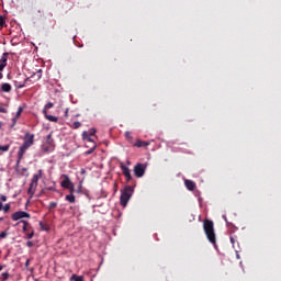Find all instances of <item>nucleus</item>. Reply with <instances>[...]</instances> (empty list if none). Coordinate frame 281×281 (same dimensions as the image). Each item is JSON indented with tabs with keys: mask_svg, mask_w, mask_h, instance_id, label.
Returning <instances> with one entry per match:
<instances>
[{
	"mask_svg": "<svg viewBox=\"0 0 281 281\" xmlns=\"http://www.w3.org/2000/svg\"><path fill=\"white\" fill-rule=\"evenodd\" d=\"M203 229L209 243L216 247V233L214 232V222L212 220L205 218L203 221Z\"/></svg>",
	"mask_w": 281,
	"mask_h": 281,
	"instance_id": "f257e3e1",
	"label": "nucleus"
},
{
	"mask_svg": "<svg viewBox=\"0 0 281 281\" xmlns=\"http://www.w3.org/2000/svg\"><path fill=\"white\" fill-rule=\"evenodd\" d=\"M34 144V134H31L30 132H26L24 135V143L20 147L18 151V159L21 160L23 159V155H25V151L27 148H30Z\"/></svg>",
	"mask_w": 281,
	"mask_h": 281,
	"instance_id": "f03ea898",
	"label": "nucleus"
},
{
	"mask_svg": "<svg viewBox=\"0 0 281 281\" xmlns=\"http://www.w3.org/2000/svg\"><path fill=\"white\" fill-rule=\"evenodd\" d=\"M131 196H133V187L126 186L121 191V196H120V203L123 207H126V205H128V201H131Z\"/></svg>",
	"mask_w": 281,
	"mask_h": 281,
	"instance_id": "7ed1b4c3",
	"label": "nucleus"
},
{
	"mask_svg": "<svg viewBox=\"0 0 281 281\" xmlns=\"http://www.w3.org/2000/svg\"><path fill=\"white\" fill-rule=\"evenodd\" d=\"M146 173V165L138 162L134 166V175L137 177V179H142L144 175Z\"/></svg>",
	"mask_w": 281,
	"mask_h": 281,
	"instance_id": "20e7f679",
	"label": "nucleus"
},
{
	"mask_svg": "<svg viewBox=\"0 0 281 281\" xmlns=\"http://www.w3.org/2000/svg\"><path fill=\"white\" fill-rule=\"evenodd\" d=\"M31 215L24 211H18L11 215L12 221H21V218H30Z\"/></svg>",
	"mask_w": 281,
	"mask_h": 281,
	"instance_id": "39448f33",
	"label": "nucleus"
},
{
	"mask_svg": "<svg viewBox=\"0 0 281 281\" xmlns=\"http://www.w3.org/2000/svg\"><path fill=\"white\" fill-rule=\"evenodd\" d=\"M120 168H121L127 183H130V181L133 179V177L131 176V169H128V167H126V165H124V162H121Z\"/></svg>",
	"mask_w": 281,
	"mask_h": 281,
	"instance_id": "423d86ee",
	"label": "nucleus"
},
{
	"mask_svg": "<svg viewBox=\"0 0 281 281\" xmlns=\"http://www.w3.org/2000/svg\"><path fill=\"white\" fill-rule=\"evenodd\" d=\"M8 56H10V53H3L0 58V71H3L5 67H8Z\"/></svg>",
	"mask_w": 281,
	"mask_h": 281,
	"instance_id": "0eeeda50",
	"label": "nucleus"
},
{
	"mask_svg": "<svg viewBox=\"0 0 281 281\" xmlns=\"http://www.w3.org/2000/svg\"><path fill=\"white\" fill-rule=\"evenodd\" d=\"M41 177H43V169L38 170V173H35L31 180V184L32 187L36 186L38 187V179H41Z\"/></svg>",
	"mask_w": 281,
	"mask_h": 281,
	"instance_id": "6e6552de",
	"label": "nucleus"
},
{
	"mask_svg": "<svg viewBox=\"0 0 281 281\" xmlns=\"http://www.w3.org/2000/svg\"><path fill=\"white\" fill-rule=\"evenodd\" d=\"M63 177H64V180L61 181L60 186L61 188H65L66 190H68L69 187L74 184V182H71V179H69V176L64 175Z\"/></svg>",
	"mask_w": 281,
	"mask_h": 281,
	"instance_id": "1a4fd4ad",
	"label": "nucleus"
},
{
	"mask_svg": "<svg viewBox=\"0 0 281 281\" xmlns=\"http://www.w3.org/2000/svg\"><path fill=\"white\" fill-rule=\"evenodd\" d=\"M82 139H85V142H89L90 144H95V140L93 139V136H89V132L83 131L82 132Z\"/></svg>",
	"mask_w": 281,
	"mask_h": 281,
	"instance_id": "9d476101",
	"label": "nucleus"
},
{
	"mask_svg": "<svg viewBox=\"0 0 281 281\" xmlns=\"http://www.w3.org/2000/svg\"><path fill=\"white\" fill-rule=\"evenodd\" d=\"M184 186L190 192H193V190L196 188V183H194L192 180H184Z\"/></svg>",
	"mask_w": 281,
	"mask_h": 281,
	"instance_id": "9b49d317",
	"label": "nucleus"
},
{
	"mask_svg": "<svg viewBox=\"0 0 281 281\" xmlns=\"http://www.w3.org/2000/svg\"><path fill=\"white\" fill-rule=\"evenodd\" d=\"M134 146H136V148H145L146 146H150V143L137 139Z\"/></svg>",
	"mask_w": 281,
	"mask_h": 281,
	"instance_id": "f8f14e48",
	"label": "nucleus"
},
{
	"mask_svg": "<svg viewBox=\"0 0 281 281\" xmlns=\"http://www.w3.org/2000/svg\"><path fill=\"white\" fill-rule=\"evenodd\" d=\"M0 89L3 93H10V91H12V86L10 83H2Z\"/></svg>",
	"mask_w": 281,
	"mask_h": 281,
	"instance_id": "ddd939ff",
	"label": "nucleus"
},
{
	"mask_svg": "<svg viewBox=\"0 0 281 281\" xmlns=\"http://www.w3.org/2000/svg\"><path fill=\"white\" fill-rule=\"evenodd\" d=\"M36 186L32 187V183H30L29 190H27V194H30L31 196H34L35 192H36Z\"/></svg>",
	"mask_w": 281,
	"mask_h": 281,
	"instance_id": "4468645a",
	"label": "nucleus"
},
{
	"mask_svg": "<svg viewBox=\"0 0 281 281\" xmlns=\"http://www.w3.org/2000/svg\"><path fill=\"white\" fill-rule=\"evenodd\" d=\"M66 201H68V203H76V195L72 193L66 195Z\"/></svg>",
	"mask_w": 281,
	"mask_h": 281,
	"instance_id": "2eb2a0df",
	"label": "nucleus"
},
{
	"mask_svg": "<svg viewBox=\"0 0 281 281\" xmlns=\"http://www.w3.org/2000/svg\"><path fill=\"white\" fill-rule=\"evenodd\" d=\"M80 126H82V123H80L79 121H75L71 125L70 128H80Z\"/></svg>",
	"mask_w": 281,
	"mask_h": 281,
	"instance_id": "dca6fc26",
	"label": "nucleus"
},
{
	"mask_svg": "<svg viewBox=\"0 0 281 281\" xmlns=\"http://www.w3.org/2000/svg\"><path fill=\"white\" fill-rule=\"evenodd\" d=\"M10 150V145L0 146V153H8Z\"/></svg>",
	"mask_w": 281,
	"mask_h": 281,
	"instance_id": "f3484780",
	"label": "nucleus"
},
{
	"mask_svg": "<svg viewBox=\"0 0 281 281\" xmlns=\"http://www.w3.org/2000/svg\"><path fill=\"white\" fill-rule=\"evenodd\" d=\"M97 147H98V145L95 143H93L92 147L86 151V155H92V153L95 150Z\"/></svg>",
	"mask_w": 281,
	"mask_h": 281,
	"instance_id": "a211bd4d",
	"label": "nucleus"
},
{
	"mask_svg": "<svg viewBox=\"0 0 281 281\" xmlns=\"http://www.w3.org/2000/svg\"><path fill=\"white\" fill-rule=\"evenodd\" d=\"M46 120H48V122H58V117L54 115H46Z\"/></svg>",
	"mask_w": 281,
	"mask_h": 281,
	"instance_id": "6ab92c4d",
	"label": "nucleus"
},
{
	"mask_svg": "<svg viewBox=\"0 0 281 281\" xmlns=\"http://www.w3.org/2000/svg\"><path fill=\"white\" fill-rule=\"evenodd\" d=\"M10 207H11L10 203H7L4 206L2 204V210H3L4 214H8V212H10Z\"/></svg>",
	"mask_w": 281,
	"mask_h": 281,
	"instance_id": "aec40b11",
	"label": "nucleus"
},
{
	"mask_svg": "<svg viewBox=\"0 0 281 281\" xmlns=\"http://www.w3.org/2000/svg\"><path fill=\"white\" fill-rule=\"evenodd\" d=\"M8 278H10V273L3 272V273L1 274L0 281H5V280H8Z\"/></svg>",
	"mask_w": 281,
	"mask_h": 281,
	"instance_id": "412c9836",
	"label": "nucleus"
},
{
	"mask_svg": "<svg viewBox=\"0 0 281 281\" xmlns=\"http://www.w3.org/2000/svg\"><path fill=\"white\" fill-rule=\"evenodd\" d=\"M34 76H36L37 80H41V78H43V70H37Z\"/></svg>",
	"mask_w": 281,
	"mask_h": 281,
	"instance_id": "4be33fe9",
	"label": "nucleus"
},
{
	"mask_svg": "<svg viewBox=\"0 0 281 281\" xmlns=\"http://www.w3.org/2000/svg\"><path fill=\"white\" fill-rule=\"evenodd\" d=\"M3 25H5V18L0 15V30H3Z\"/></svg>",
	"mask_w": 281,
	"mask_h": 281,
	"instance_id": "5701e85b",
	"label": "nucleus"
},
{
	"mask_svg": "<svg viewBox=\"0 0 281 281\" xmlns=\"http://www.w3.org/2000/svg\"><path fill=\"white\" fill-rule=\"evenodd\" d=\"M20 223H23V227H22L23 232H27V225H29L27 221L22 220L20 221Z\"/></svg>",
	"mask_w": 281,
	"mask_h": 281,
	"instance_id": "b1692460",
	"label": "nucleus"
},
{
	"mask_svg": "<svg viewBox=\"0 0 281 281\" xmlns=\"http://www.w3.org/2000/svg\"><path fill=\"white\" fill-rule=\"evenodd\" d=\"M70 280H75V281H85V279H82V277H78L76 274H72Z\"/></svg>",
	"mask_w": 281,
	"mask_h": 281,
	"instance_id": "393cba45",
	"label": "nucleus"
},
{
	"mask_svg": "<svg viewBox=\"0 0 281 281\" xmlns=\"http://www.w3.org/2000/svg\"><path fill=\"white\" fill-rule=\"evenodd\" d=\"M95 133H97V130H95V128H91V130L88 132V135H89V137H95Z\"/></svg>",
	"mask_w": 281,
	"mask_h": 281,
	"instance_id": "a878e982",
	"label": "nucleus"
},
{
	"mask_svg": "<svg viewBox=\"0 0 281 281\" xmlns=\"http://www.w3.org/2000/svg\"><path fill=\"white\" fill-rule=\"evenodd\" d=\"M0 113H8V109H5V105L0 103Z\"/></svg>",
	"mask_w": 281,
	"mask_h": 281,
	"instance_id": "bb28decb",
	"label": "nucleus"
},
{
	"mask_svg": "<svg viewBox=\"0 0 281 281\" xmlns=\"http://www.w3.org/2000/svg\"><path fill=\"white\" fill-rule=\"evenodd\" d=\"M21 113H23V108L20 106V108L18 109V112H16V114H15V117H18V119L21 117Z\"/></svg>",
	"mask_w": 281,
	"mask_h": 281,
	"instance_id": "cd10ccee",
	"label": "nucleus"
},
{
	"mask_svg": "<svg viewBox=\"0 0 281 281\" xmlns=\"http://www.w3.org/2000/svg\"><path fill=\"white\" fill-rule=\"evenodd\" d=\"M68 190L70 194H74V192H76V187H74V184H70Z\"/></svg>",
	"mask_w": 281,
	"mask_h": 281,
	"instance_id": "c85d7f7f",
	"label": "nucleus"
},
{
	"mask_svg": "<svg viewBox=\"0 0 281 281\" xmlns=\"http://www.w3.org/2000/svg\"><path fill=\"white\" fill-rule=\"evenodd\" d=\"M57 206H58V203H56V202L49 203V210H54V207H57Z\"/></svg>",
	"mask_w": 281,
	"mask_h": 281,
	"instance_id": "c756f323",
	"label": "nucleus"
},
{
	"mask_svg": "<svg viewBox=\"0 0 281 281\" xmlns=\"http://www.w3.org/2000/svg\"><path fill=\"white\" fill-rule=\"evenodd\" d=\"M45 109H54V103H52V102H48L45 106H44Z\"/></svg>",
	"mask_w": 281,
	"mask_h": 281,
	"instance_id": "7c9ffc66",
	"label": "nucleus"
},
{
	"mask_svg": "<svg viewBox=\"0 0 281 281\" xmlns=\"http://www.w3.org/2000/svg\"><path fill=\"white\" fill-rule=\"evenodd\" d=\"M26 238H34V232L26 234Z\"/></svg>",
	"mask_w": 281,
	"mask_h": 281,
	"instance_id": "2f4dec72",
	"label": "nucleus"
},
{
	"mask_svg": "<svg viewBox=\"0 0 281 281\" xmlns=\"http://www.w3.org/2000/svg\"><path fill=\"white\" fill-rule=\"evenodd\" d=\"M0 201H3V202L8 201V196H5V195H0Z\"/></svg>",
	"mask_w": 281,
	"mask_h": 281,
	"instance_id": "473e14b6",
	"label": "nucleus"
},
{
	"mask_svg": "<svg viewBox=\"0 0 281 281\" xmlns=\"http://www.w3.org/2000/svg\"><path fill=\"white\" fill-rule=\"evenodd\" d=\"M5 236H8V233H5V232L0 233V238H5Z\"/></svg>",
	"mask_w": 281,
	"mask_h": 281,
	"instance_id": "72a5a7b5",
	"label": "nucleus"
},
{
	"mask_svg": "<svg viewBox=\"0 0 281 281\" xmlns=\"http://www.w3.org/2000/svg\"><path fill=\"white\" fill-rule=\"evenodd\" d=\"M18 120H19V117H16V116H15V117H13V119H12V122H13V123H12V125H11V126H14V125L16 124V121H18Z\"/></svg>",
	"mask_w": 281,
	"mask_h": 281,
	"instance_id": "f704fd0d",
	"label": "nucleus"
},
{
	"mask_svg": "<svg viewBox=\"0 0 281 281\" xmlns=\"http://www.w3.org/2000/svg\"><path fill=\"white\" fill-rule=\"evenodd\" d=\"M43 114L45 115V117H47V115H49V114H47V109H45V106H44V109H43Z\"/></svg>",
	"mask_w": 281,
	"mask_h": 281,
	"instance_id": "c9c22d12",
	"label": "nucleus"
},
{
	"mask_svg": "<svg viewBox=\"0 0 281 281\" xmlns=\"http://www.w3.org/2000/svg\"><path fill=\"white\" fill-rule=\"evenodd\" d=\"M26 247H34V243L27 241V243H26Z\"/></svg>",
	"mask_w": 281,
	"mask_h": 281,
	"instance_id": "e433bc0d",
	"label": "nucleus"
},
{
	"mask_svg": "<svg viewBox=\"0 0 281 281\" xmlns=\"http://www.w3.org/2000/svg\"><path fill=\"white\" fill-rule=\"evenodd\" d=\"M65 117H69V109H66V111H65Z\"/></svg>",
	"mask_w": 281,
	"mask_h": 281,
	"instance_id": "4c0bfd02",
	"label": "nucleus"
},
{
	"mask_svg": "<svg viewBox=\"0 0 281 281\" xmlns=\"http://www.w3.org/2000/svg\"><path fill=\"white\" fill-rule=\"evenodd\" d=\"M23 87H25V83H20V85L18 86V89H23Z\"/></svg>",
	"mask_w": 281,
	"mask_h": 281,
	"instance_id": "58836bf2",
	"label": "nucleus"
},
{
	"mask_svg": "<svg viewBox=\"0 0 281 281\" xmlns=\"http://www.w3.org/2000/svg\"><path fill=\"white\" fill-rule=\"evenodd\" d=\"M3 70H0V80H3V72H1Z\"/></svg>",
	"mask_w": 281,
	"mask_h": 281,
	"instance_id": "ea45409f",
	"label": "nucleus"
},
{
	"mask_svg": "<svg viewBox=\"0 0 281 281\" xmlns=\"http://www.w3.org/2000/svg\"><path fill=\"white\" fill-rule=\"evenodd\" d=\"M231 243H232V245H234V243H236V240L234 239V237H231Z\"/></svg>",
	"mask_w": 281,
	"mask_h": 281,
	"instance_id": "a19ab883",
	"label": "nucleus"
},
{
	"mask_svg": "<svg viewBox=\"0 0 281 281\" xmlns=\"http://www.w3.org/2000/svg\"><path fill=\"white\" fill-rule=\"evenodd\" d=\"M3 210V203L0 201V212Z\"/></svg>",
	"mask_w": 281,
	"mask_h": 281,
	"instance_id": "79ce46f5",
	"label": "nucleus"
},
{
	"mask_svg": "<svg viewBox=\"0 0 281 281\" xmlns=\"http://www.w3.org/2000/svg\"><path fill=\"white\" fill-rule=\"evenodd\" d=\"M3 127V122L0 121V130Z\"/></svg>",
	"mask_w": 281,
	"mask_h": 281,
	"instance_id": "37998d69",
	"label": "nucleus"
},
{
	"mask_svg": "<svg viewBox=\"0 0 281 281\" xmlns=\"http://www.w3.org/2000/svg\"><path fill=\"white\" fill-rule=\"evenodd\" d=\"M25 265H26V267H27V265H30V259L26 260Z\"/></svg>",
	"mask_w": 281,
	"mask_h": 281,
	"instance_id": "c03bdc74",
	"label": "nucleus"
},
{
	"mask_svg": "<svg viewBox=\"0 0 281 281\" xmlns=\"http://www.w3.org/2000/svg\"><path fill=\"white\" fill-rule=\"evenodd\" d=\"M47 139H52V134H49V135L47 136Z\"/></svg>",
	"mask_w": 281,
	"mask_h": 281,
	"instance_id": "a18cd8bd",
	"label": "nucleus"
},
{
	"mask_svg": "<svg viewBox=\"0 0 281 281\" xmlns=\"http://www.w3.org/2000/svg\"><path fill=\"white\" fill-rule=\"evenodd\" d=\"M0 271H3V266L2 265H0Z\"/></svg>",
	"mask_w": 281,
	"mask_h": 281,
	"instance_id": "49530a36",
	"label": "nucleus"
},
{
	"mask_svg": "<svg viewBox=\"0 0 281 281\" xmlns=\"http://www.w3.org/2000/svg\"><path fill=\"white\" fill-rule=\"evenodd\" d=\"M223 218H224V221H227V216L224 215Z\"/></svg>",
	"mask_w": 281,
	"mask_h": 281,
	"instance_id": "de8ad7c7",
	"label": "nucleus"
},
{
	"mask_svg": "<svg viewBox=\"0 0 281 281\" xmlns=\"http://www.w3.org/2000/svg\"><path fill=\"white\" fill-rule=\"evenodd\" d=\"M48 190H54V187L48 188Z\"/></svg>",
	"mask_w": 281,
	"mask_h": 281,
	"instance_id": "09e8293b",
	"label": "nucleus"
},
{
	"mask_svg": "<svg viewBox=\"0 0 281 281\" xmlns=\"http://www.w3.org/2000/svg\"><path fill=\"white\" fill-rule=\"evenodd\" d=\"M125 135H126V137H130L128 133H126Z\"/></svg>",
	"mask_w": 281,
	"mask_h": 281,
	"instance_id": "8fccbe9b",
	"label": "nucleus"
},
{
	"mask_svg": "<svg viewBox=\"0 0 281 281\" xmlns=\"http://www.w3.org/2000/svg\"><path fill=\"white\" fill-rule=\"evenodd\" d=\"M40 225L43 226V222H40Z\"/></svg>",
	"mask_w": 281,
	"mask_h": 281,
	"instance_id": "3c124183",
	"label": "nucleus"
}]
</instances>
